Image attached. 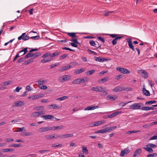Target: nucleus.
I'll list each match as a JSON object with an SVG mask.
<instances>
[{
	"label": "nucleus",
	"instance_id": "1",
	"mask_svg": "<svg viewBox=\"0 0 157 157\" xmlns=\"http://www.w3.org/2000/svg\"><path fill=\"white\" fill-rule=\"evenodd\" d=\"M59 54L60 53L57 52H55L52 54H51L50 52H47L42 56V57L43 59L41 60V62L44 63L51 61L53 59V57Z\"/></svg>",
	"mask_w": 157,
	"mask_h": 157
},
{
	"label": "nucleus",
	"instance_id": "2",
	"mask_svg": "<svg viewBox=\"0 0 157 157\" xmlns=\"http://www.w3.org/2000/svg\"><path fill=\"white\" fill-rule=\"evenodd\" d=\"M117 128L116 126H113L107 127L105 128L98 130L97 132L98 133H104L108 132H110L115 129Z\"/></svg>",
	"mask_w": 157,
	"mask_h": 157
},
{
	"label": "nucleus",
	"instance_id": "3",
	"mask_svg": "<svg viewBox=\"0 0 157 157\" xmlns=\"http://www.w3.org/2000/svg\"><path fill=\"white\" fill-rule=\"evenodd\" d=\"M116 70L124 74H129L130 73V71L128 70L120 67H117L116 68Z\"/></svg>",
	"mask_w": 157,
	"mask_h": 157
},
{
	"label": "nucleus",
	"instance_id": "4",
	"mask_svg": "<svg viewBox=\"0 0 157 157\" xmlns=\"http://www.w3.org/2000/svg\"><path fill=\"white\" fill-rule=\"evenodd\" d=\"M141 104L140 103H135L130 105L129 108L133 110L139 109H140Z\"/></svg>",
	"mask_w": 157,
	"mask_h": 157
},
{
	"label": "nucleus",
	"instance_id": "5",
	"mask_svg": "<svg viewBox=\"0 0 157 157\" xmlns=\"http://www.w3.org/2000/svg\"><path fill=\"white\" fill-rule=\"evenodd\" d=\"M52 130L50 127L47 126L46 127H41L38 129V131L40 132H43L48 131Z\"/></svg>",
	"mask_w": 157,
	"mask_h": 157
},
{
	"label": "nucleus",
	"instance_id": "6",
	"mask_svg": "<svg viewBox=\"0 0 157 157\" xmlns=\"http://www.w3.org/2000/svg\"><path fill=\"white\" fill-rule=\"evenodd\" d=\"M91 89L93 91L101 92H102L104 89L101 86H96L92 87Z\"/></svg>",
	"mask_w": 157,
	"mask_h": 157
},
{
	"label": "nucleus",
	"instance_id": "7",
	"mask_svg": "<svg viewBox=\"0 0 157 157\" xmlns=\"http://www.w3.org/2000/svg\"><path fill=\"white\" fill-rule=\"evenodd\" d=\"M29 37L27 36L25 33H22L21 36L18 37V39L19 40H20L21 39H22L25 41L27 40H29Z\"/></svg>",
	"mask_w": 157,
	"mask_h": 157
},
{
	"label": "nucleus",
	"instance_id": "8",
	"mask_svg": "<svg viewBox=\"0 0 157 157\" xmlns=\"http://www.w3.org/2000/svg\"><path fill=\"white\" fill-rule=\"evenodd\" d=\"M73 136V134H63L62 135L59 136V135H56V137H59L60 138H65L69 137H72Z\"/></svg>",
	"mask_w": 157,
	"mask_h": 157
},
{
	"label": "nucleus",
	"instance_id": "9",
	"mask_svg": "<svg viewBox=\"0 0 157 157\" xmlns=\"http://www.w3.org/2000/svg\"><path fill=\"white\" fill-rule=\"evenodd\" d=\"M138 73L140 74L144 78H146L148 77V74L147 72L144 70H140L138 71Z\"/></svg>",
	"mask_w": 157,
	"mask_h": 157
},
{
	"label": "nucleus",
	"instance_id": "10",
	"mask_svg": "<svg viewBox=\"0 0 157 157\" xmlns=\"http://www.w3.org/2000/svg\"><path fill=\"white\" fill-rule=\"evenodd\" d=\"M24 105V103L23 101H18L14 102L13 106L15 107H20L23 106Z\"/></svg>",
	"mask_w": 157,
	"mask_h": 157
},
{
	"label": "nucleus",
	"instance_id": "11",
	"mask_svg": "<svg viewBox=\"0 0 157 157\" xmlns=\"http://www.w3.org/2000/svg\"><path fill=\"white\" fill-rule=\"evenodd\" d=\"M118 98V96L116 95L113 96L111 95H109L106 97V99L108 100H111V101H114L116 99Z\"/></svg>",
	"mask_w": 157,
	"mask_h": 157
},
{
	"label": "nucleus",
	"instance_id": "12",
	"mask_svg": "<svg viewBox=\"0 0 157 157\" xmlns=\"http://www.w3.org/2000/svg\"><path fill=\"white\" fill-rule=\"evenodd\" d=\"M44 96V94H43L32 95V100L38 99L43 97Z\"/></svg>",
	"mask_w": 157,
	"mask_h": 157
},
{
	"label": "nucleus",
	"instance_id": "13",
	"mask_svg": "<svg viewBox=\"0 0 157 157\" xmlns=\"http://www.w3.org/2000/svg\"><path fill=\"white\" fill-rule=\"evenodd\" d=\"M99 108V106L98 105L95 106H92L90 105L88 106L85 108L84 109L85 110H94L97 108Z\"/></svg>",
	"mask_w": 157,
	"mask_h": 157
},
{
	"label": "nucleus",
	"instance_id": "14",
	"mask_svg": "<svg viewBox=\"0 0 157 157\" xmlns=\"http://www.w3.org/2000/svg\"><path fill=\"white\" fill-rule=\"evenodd\" d=\"M85 70L86 69L84 68H79L75 71L74 72V74L75 75L79 74L83 72H84L85 71Z\"/></svg>",
	"mask_w": 157,
	"mask_h": 157
},
{
	"label": "nucleus",
	"instance_id": "15",
	"mask_svg": "<svg viewBox=\"0 0 157 157\" xmlns=\"http://www.w3.org/2000/svg\"><path fill=\"white\" fill-rule=\"evenodd\" d=\"M42 117L44 120L53 119H54V117L52 115H44L42 116Z\"/></svg>",
	"mask_w": 157,
	"mask_h": 157
},
{
	"label": "nucleus",
	"instance_id": "16",
	"mask_svg": "<svg viewBox=\"0 0 157 157\" xmlns=\"http://www.w3.org/2000/svg\"><path fill=\"white\" fill-rule=\"evenodd\" d=\"M48 107L49 109H56L60 108V107L56 104H53L49 105L48 106Z\"/></svg>",
	"mask_w": 157,
	"mask_h": 157
},
{
	"label": "nucleus",
	"instance_id": "17",
	"mask_svg": "<svg viewBox=\"0 0 157 157\" xmlns=\"http://www.w3.org/2000/svg\"><path fill=\"white\" fill-rule=\"evenodd\" d=\"M128 43L129 48L132 49L133 51H134L135 48L133 45L131 39H129V40L128 41Z\"/></svg>",
	"mask_w": 157,
	"mask_h": 157
},
{
	"label": "nucleus",
	"instance_id": "18",
	"mask_svg": "<svg viewBox=\"0 0 157 157\" xmlns=\"http://www.w3.org/2000/svg\"><path fill=\"white\" fill-rule=\"evenodd\" d=\"M95 60L96 61L100 62H102L107 60V59L105 58H101L100 57H96Z\"/></svg>",
	"mask_w": 157,
	"mask_h": 157
},
{
	"label": "nucleus",
	"instance_id": "19",
	"mask_svg": "<svg viewBox=\"0 0 157 157\" xmlns=\"http://www.w3.org/2000/svg\"><path fill=\"white\" fill-rule=\"evenodd\" d=\"M142 152V150L141 148H139L137 149L134 152L133 156L134 157H136L138 155H140Z\"/></svg>",
	"mask_w": 157,
	"mask_h": 157
},
{
	"label": "nucleus",
	"instance_id": "20",
	"mask_svg": "<svg viewBox=\"0 0 157 157\" xmlns=\"http://www.w3.org/2000/svg\"><path fill=\"white\" fill-rule=\"evenodd\" d=\"M70 68H71V66H69V64L67 65L62 67L60 69L59 71L60 72H63L67 69Z\"/></svg>",
	"mask_w": 157,
	"mask_h": 157
},
{
	"label": "nucleus",
	"instance_id": "21",
	"mask_svg": "<svg viewBox=\"0 0 157 157\" xmlns=\"http://www.w3.org/2000/svg\"><path fill=\"white\" fill-rule=\"evenodd\" d=\"M51 128H52V130H55L56 129H62L64 128V126L62 125H60L59 126H56V127H50Z\"/></svg>",
	"mask_w": 157,
	"mask_h": 157
},
{
	"label": "nucleus",
	"instance_id": "22",
	"mask_svg": "<svg viewBox=\"0 0 157 157\" xmlns=\"http://www.w3.org/2000/svg\"><path fill=\"white\" fill-rule=\"evenodd\" d=\"M122 37V36H118L115 37L113 40L112 42L113 45H116L117 43V40L121 39Z\"/></svg>",
	"mask_w": 157,
	"mask_h": 157
},
{
	"label": "nucleus",
	"instance_id": "23",
	"mask_svg": "<svg viewBox=\"0 0 157 157\" xmlns=\"http://www.w3.org/2000/svg\"><path fill=\"white\" fill-rule=\"evenodd\" d=\"M27 48H24L23 50L21 51L20 52L18 53L20 56H22L27 52Z\"/></svg>",
	"mask_w": 157,
	"mask_h": 157
},
{
	"label": "nucleus",
	"instance_id": "24",
	"mask_svg": "<svg viewBox=\"0 0 157 157\" xmlns=\"http://www.w3.org/2000/svg\"><path fill=\"white\" fill-rule=\"evenodd\" d=\"M130 152L129 150L128 149H126L125 150L121 151V156H123L125 155H126Z\"/></svg>",
	"mask_w": 157,
	"mask_h": 157
},
{
	"label": "nucleus",
	"instance_id": "25",
	"mask_svg": "<svg viewBox=\"0 0 157 157\" xmlns=\"http://www.w3.org/2000/svg\"><path fill=\"white\" fill-rule=\"evenodd\" d=\"M142 91L145 95L146 96H149L150 95V93L149 91L147 90L145 88H144L143 89Z\"/></svg>",
	"mask_w": 157,
	"mask_h": 157
},
{
	"label": "nucleus",
	"instance_id": "26",
	"mask_svg": "<svg viewBox=\"0 0 157 157\" xmlns=\"http://www.w3.org/2000/svg\"><path fill=\"white\" fill-rule=\"evenodd\" d=\"M109 79V77L108 76H106L101 79L99 80V82L100 83H103L105 82H106Z\"/></svg>",
	"mask_w": 157,
	"mask_h": 157
},
{
	"label": "nucleus",
	"instance_id": "27",
	"mask_svg": "<svg viewBox=\"0 0 157 157\" xmlns=\"http://www.w3.org/2000/svg\"><path fill=\"white\" fill-rule=\"evenodd\" d=\"M58 135L54 134L53 135H49L46 136V138L47 139H52L54 138H57L56 137V135Z\"/></svg>",
	"mask_w": 157,
	"mask_h": 157
},
{
	"label": "nucleus",
	"instance_id": "28",
	"mask_svg": "<svg viewBox=\"0 0 157 157\" xmlns=\"http://www.w3.org/2000/svg\"><path fill=\"white\" fill-rule=\"evenodd\" d=\"M31 116L33 117H35L40 116V113L38 112H34L31 115Z\"/></svg>",
	"mask_w": 157,
	"mask_h": 157
},
{
	"label": "nucleus",
	"instance_id": "29",
	"mask_svg": "<svg viewBox=\"0 0 157 157\" xmlns=\"http://www.w3.org/2000/svg\"><path fill=\"white\" fill-rule=\"evenodd\" d=\"M113 91L115 92H119L122 91L121 86H118L113 89Z\"/></svg>",
	"mask_w": 157,
	"mask_h": 157
},
{
	"label": "nucleus",
	"instance_id": "30",
	"mask_svg": "<svg viewBox=\"0 0 157 157\" xmlns=\"http://www.w3.org/2000/svg\"><path fill=\"white\" fill-rule=\"evenodd\" d=\"M104 123V121H100L98 122H94V125H95V126H97L101 125Z\"/></svg>",
	"mask_w": 157,
	"mask_h": 157
},
{
	"label": "nucleus",
	"instance_id": "31",
	"mask_svg": "<svg viewBox=\"0 0 157 157\" xmlns=\"http://www.w3.org/2000/svg\"><path fill=\"white\" fill-rule=\"evenodd\" d=\"M121 113V111H117L116 112H115L114 113H113L112 114L110 115V118H112L113 117L117 115H118V114H120Z\"/></svg>",
	"mask_w": 157,
	"mask_h": 157
},
{
	"label": "nucleus",
	"instance_id": "32",
	"mask_svg": "<svg viewBox=\"0 0 157 157\" xmlns=\"http://www.w3.org/2000/svg\"><path fill=\"white\" fill-rule=\"evenodd\" d=\"M70 79V76L68 75H66L63 76V81L68 80Z\"/></svg>",
	"mask_w": 157,
	"mask_h": 157
},
{
	"label": "nucleus",
	"instance_id": "33",
	"mask_svg": "<svg viewBox=\"0 0 157 157\" xmlns=\"http://www.w3.org/2000/svg\"><path fill=\"white\" fill-rule=\"evenodd\" d=\"M39 85H41L44 83H46L47 81L46 80L39 79L37 81Z\"/></svg>",
	"mask_w": 157,
	"mask_h": 157
},
{
	"label": "nucleus",
	"instance_id": "34",
	"mask_svg": "<svg viewBox=\"0 0 157 157\" xmlns=\"http://www.w3.org/2000/svg\"><path fill=\"white\" fill-rule=\"evenodd\" d=\"M121 89L122 90V91L125 90L127 91H129L131 90H132L131 88L126 87L124 86H123L122 87L121 86Z\"/></svg>",
	"mask_w": 157,
	"mask_h": 157
},
{
	"label": "nucleus",
	"instance_id": "35",
	"mask_svg": "<svg viewBox=\"0 0 157 157\" xmlns=\"http://www.w3.org/2000/svg\"><path fill=\"white\" fill-rule=\"evenodd\" d=\"M144 149H145L147 151H148L149 152H152L153 151L152 149L150 147H147V145L146 147H144Z\"/></svg>",
	"mask_w": 157,
	"mask_h": 157
},
{
	"label": "nucleus",
	"instance_id": "36",
	"mask_svg": "<svg viewBox=\"0 0 157 157\" xmlns=\"http://www.w3.org/2000/svg\"><path fill=\"white\" fill-rule=\"evenodd\" d=\"M40 56V54L39 52H36L35 53H32V57H33V59H34L36 57L39 56Z\"/></svg>",
	"mask_w": 157,
	"mask_h": 157
},
{
	"label": "nucleus",
	"instance_id": "37",
	"mask_svg": "<svg viewBox=\"0 0 157 157\" xmlns=\"http://www.w3.org/2000/svg\"><path fill=\"white\" fill-rule=\"evenodd\" d=\"M12 82V81H8L5 82H3L2 85L3 86H7V85L8 84H10Z\"/></svg>",
	"mask_w": 157,
	"mask_h": 157
},
{
	"label": "nucleus",
	"instance_id": "38",
	"mask_svg": "<svg viewBox=\"0 0 157 157\" xmlns=\"http://www.w3.org/2000/svg\"><path fill=\"white\" fill-rule=\"evenodd\" d=\"M82 147V152L84 153H85L86 154H88V151L86 147H83V146Z\"/></svg>",
	"mask_w": 157,
	"mask_h": 157
},
{
	"label": "nucleus",
	"instance_id": "39",
	"mask_svg": "<svg viewBox=\"0 0 157 157\" xmlns=\"http://www.w3.org/2000/svg\"><path fill=\"white\" fill-rule=\"evenodd\" d=\"M44 108V106H38L34 107V109L37 110H40L43 109Z\"/></svg>",
	"mask_w": 157,
	"mask_h": 157
},
{
	"label": "nucleus",
	"instance_id": "40",
	"mask_svg": "<svg viewBox=\"0 0 157 157\" xmlns=\"http://www.w3.org/2000/svg\"><path fill=\"white\" fill-rule=\"evenodd\" d=\"M69 98V97H68V96H63L62 97H61L59 98H58L57 99V100L63 101V100H64L66 99L67 98Z\"/></svg>",
	"mask_w": 157,
	"mask_h": 157
},
{
	"label": "nucleus",
	"instance_id": "41",
	"mask_svg": "<svg viewBox=\"0 0 157 157\" xmlns=\"http://www.w3.org/2000/svg\"><path fill=\"white\" fill-rule=\"evenodd\" d=\"M79 78L75 79L72 82V83L74 84H80Z\"/></svg>",
	"mask_w": 157,
	"mask_h": 157
},
{
	"label": "nucleus",
	"instance_id": "42",
	"mask_svg": "<svg viewBox=\"0 0 157 157\" xmlns=\"http://www.w3.org/2000/svg\"><path fill=\"white\" fill-rule=\"evenodd\" d=\"M69 66H71V67H73L78 65V63L77 62H72L69 63Z\"/></svg>",
	"mask_w": 157,
	"mask_h": 157
},
{
	"label": "nucleus",
	"instance_id": "43",
	"mask_svg": "<svg viewBox=\"0 0 157 157\" xmlns=\"http://www.w3.org/2000/svg\"><path fill=\"white\" fill-rule=\"evenodd\" d=\"M79 81L80 83H81L84 82L86 81H88V78H79Z\"/></svg>",
	"mask_w": 157,
	"mask_h": 157
},
{
	"label": "nucleus",
	"instance_id": "44",
	"mask_svg": "<svg viewBox=\"0 0 157 157\" xmlns=\"http://www.w3.org/2000/svg\"><path fill=\"white\" fill-rule=\"evenodd\" d=\"M75 33H67V35L73 38L76 36Z\"/></svg>",
	"mask_w": 157,
	"mask_h": 157
},
{
	"label": "nucleus",
	"instance_id": "45",
	"mask_svg": "<svg viewBox=\"0 0 157 157\" xmlns=\"http://www.w3.org/2000/svg\"><path fill=\"white\" fill-rule=\"evenodd\" d=\"M10 147H21V144H11L10 146Z\"/></svg>",
	"mask_w": 157,
	"mask_h": 157
},
{
	"label": "nucleus",
	"instance_id": "46",
	"mask_svg": "<svg viewBox=\"0 0 157 157\" xmlns=\"http://www.w3.org/2000/svg\"><path fill=\"white\" fill-rule=\"evenodd\" d=\"M95 72V70H91L89 71L86 73L87 75H90L93 74Z\"/></svg>",
	"mask_w": 157,
	"mask_h": 157
},
{
	"label": "nucleus",
	"instance_id": "47",
	"mask_svg": "<svg viewBox=\"0 0 157 157\" xmlns=\"http://www.w3.org/2000/svg\"><path fill=\"white\" fill-rule=\"evenodd\" d=\"M22 89V87L17 86L16 87L15 89L13 90V92H18L20 90Z\"/></svg>",
	"mask_w": 157,
	"mask_h": 157
},
{
	"label": "nucleus",
	"instance_id": "48",
	"mask_svg": "<svg viewBox=\"0 0 157 157\" xmlns=\"http://www.w3.org/2000/svg\"><path fill=\"white\" fill-rule=\"evenodd\" d=\"M113 11H105L104 12V14L105 16H108L109 15L110 13H113Z\"/></svg>",
	"mask_w": 157,
	"mask_h": 157
},
{
	"label": "nucleus",
	"instance_id": "49",
	"mask_svg": "<svg viewBox=\"0 0 157 157\" xmlns=\"http://www.w3.org/2000/svg\"><path fill=\"white\" fill-rule=\"evenodd\" d=\"M67 56V55L66 54H64L62 55L59 57V59L61 60H62L65 59Z\"/></svg>",
	"mask_w": 157,
	"mask_h": 157
},
{
	"label": "nucleus",
	"instance_id": "50",
	"mask_svg": "<svg viewBox=\"0 0 157 157\" xmlns=\"http://www.w3.org/2000/svg\"><path fill=\"white\" fill-rule=\"evenodd\" d=\"M147 147H150L151 148H154L156 147V146L153 144H149L147 145Z\"/></svg>",
	"mask_w": 157,
	"mask_h": 157
},
{
	"label": "nucleus",
	"instance_id": "51",
	"mask_svg": "<svg viewBox=\"0 0 157 157\" xmlns=\"http://www.w3.org/2000/svg\"><path fill=\"white\" fill-rule=\"evenodd\" d=\"M77 36H75L73 37L74 38L73 39V42H74L75 43L78 44V43L77 41Z\"/></svg>",
	"mask_w": 157,
	"mask_h": 157
},
{
	"label": "nucleus",
	"instance_id": "52",
	"mask_svg": "<svg viewBox=\"0 0 157 157\" xmlns=\"http://www.w3.org/2000/svg\"><path fill=\"white\" fill-rule=\"evenodd\" d=\"M157 101H146L145 103V104L147 105L148 104H152L156 102Z\"/></svg>",
	"mask_w": 157,
	"mask_h": 157
},
{
	"label": "nucleus",
	"instance_id": "53",
	"mask_svg": "<svg viewBox=\"0 0 157 157\" xmlns=\"http://www.w3.org/2000/svg\"><path fill=\"white\" fill-rule=\"evenodd\" d=\"M89 43L91 46L97 47V46H96V44L94 41L93 40H90L89 41Z\"/></svg>",
	"mask_w": 157,
	"mask_h": 157
},
{
	"label": "nucleus",
	"instance_id": "54",
	"mask_svg": "<svg viewBox=\"0 0 157 157\" xmlns=\"http://www.w3.org/2000/svg\"><path fill=\"white\" fill-rule=\"evenodd\" d=\"M5 141L6 142H10L14 141V139L11 138H7L5 139Z\"/></svg>",
	"mask_w": 157,
	"mask_h": 157
},
{
	"label": "nucleus",
	"instance_id": "55",
	"mask_svg": "<svg viewBox=\"0 0 157 157\" xmlns=\"http://www.w3.org/2000/svg\"><path fill=\"white\" fill-rule=\"evenodd\" d=\"M87 51L90 54H92L94 55H96L97 54V53L94 51H92L90 49L87 50Z\"/></svg>",
	"mask_w": 157,
	"mask_h": 157
},
{
	"label": "nucleus",
	"instance_id": "56",
	"mask_svg": "<svg viewBox=\"0 0 157 157\" xmlns=\"http://www.w3.org/2000/svg\"><path fill=\"white\" fill-rule=\"evenodd\" d=\"M98 39L101 41L102 43H104L105 42V40L101 36H98Z\"/></svg>",
	"mask_w": 157,
	"mask_h": 157
},
{
	"label": "nucleus",
	"instance_id": "57",
	"mask_svg": "<svg viewBox=\"0 0 157 157\" xmlns=\"http://www.w3.org/2000/svg\"><path fill=\"white\" fill-rule=\"evenodd\" d=\"M26 90L28 91H31L32 90V88L30 86H27L25 88Z\"/></svg>",
	"mask_w": 157,
	"mask_h": 157
},
{
	"label": "nucleus",
	"instance_id": "58",
	"mask_svg": "<svg viewBox=\"0 0 157 157\" xmlns=\"http://www.w3.org/2000/svg\"><path fill=\"white\" fill-rule=\"evenodd\" d=\"M34 59L32 58L31 59H29L26 62V64H28L31 63H32Z\"/></svg>",
	"mask_w": 157,
	"mask_h": 157
},
{
	"label": "nucleus",
	"instance_id": "59",
	"mask_svg": "<svg viewBox=\"0 0 157 157\" xmlns=\"http://www.w3.org/2000/svg\"><path fill=\"white\" fill-rule=\"evenodd\" d=\"M39 87L41 89L45 90L47 88L46 86H44L43 85L41 86V85H39Z\"/></svg>",
	"mask_w": 157,
	"mask_h": 157
},
{
	"label": "nucleus",
	"instance_id": "60",
	"mask_svg": "<svg viewBox=\"0 0 157 157\" xmlns=\"http://www.w3.org/2000/svg\"><path fill=\"white\" fill-rule=\"evenodd\" d=\"M32 55V53H28L25 57V59H26L28 58H29L32 57L31 56Z\"/></svg>",
	"mask_w": 157,
	"mask_h": 157
},
{
	"label": "nucleus",
	"instance_id": "61",
	"mask_svg": "<svg viewBox=\"0 0 157 157\" xmlns=\"http://www.w3.org/2000/svg\"><path fill=\"white\" fill-rule=\"evenodd\" d=\"M141 109L144 110H149V107L145 106L141 108Z\"/></svg>",
	"mask_w": 157,
	"mask_h": 157
},
{
	"label": "nucleus",
	"instance_id": "62",
	"mask_svg": "<svg viewBox=\"0 0 157 157\" xmlns=\"http://www.w3.org/2000/svg\"><path fill=\"white\" fill-rule=\"evenodd\" d=\"M151 127V126L150 125V124H147L143 126V127L146 128H147L149 127Z\"/></svg>",
	"mask_w": 157,
	"mask_h": 157
},
{
	"label": "nucleus",
	"instance_id": "63",
	"mask_svg": "<svg viewBox=\"0 0 157 157\" xmlns=\"http://www.w3.org/2000/svg\"><path fill=\"white\" fill-rule=\"evenodd\" d=\"M140 132V131H139V130H136V131L133 130L132 131H128L127 133L128 134H130V133H133L138 132Z\"/></svg>",
	"mask_w": 157,
	"mask_h": 157
},
{
	"label": "nucleus",
	"instance_id": "64",
	"mask_svg": "<svg viewBox=\"0 0 157 157\" xmlns=\"http://www.w3.org/2000/svg\"><path fill=\"white\" fill-rule=\"evenodd\" d=\"M122 77V75H120L117 76L115 77V79H119L121 78Z\"/></svg>",
	"mask_w": 157,
	"mask_h": 157
}]
</instances>
